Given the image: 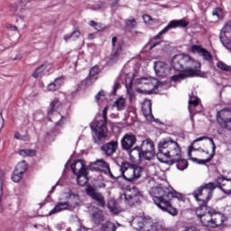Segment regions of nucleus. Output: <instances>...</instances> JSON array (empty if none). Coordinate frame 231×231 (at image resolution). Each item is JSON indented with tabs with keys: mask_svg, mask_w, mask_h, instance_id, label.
<instances>
[{
	"mask_svg": "<svg viewBox=\"0 0 231 231\" xmlns=\"http://www.w3.org/2000/svg\"><path fill=\"white\" fill-rule=\"evenodd\" d=\"M171 66L176 71L182 72L172 76V82H180L194 77L207 78V73L201 71V62L194 60L189 54L175 55L171 59Z\"/></svg>",
	"mask_w": 231,
	"mask_h": 231,
	"instance_id": "nucleus-1",
	"label": "nucleus"
},
{
	"mask_svg": "<svg viewBox=\"0 0 231 231\" xmlns=\"http://www.w3.org/2000/svg\"><path fill=\"white\" fill-rule=\"evenodd\" d=\"M150 194L152 197L154 204L162 212H168L171 216H178V209L172 207L170 199H178V201L185 202V196L172 188H152Z\"/></svg>",
	"mask_w": 231,
	"mask_h": 231,
	"instance_id": "nucleus-2",
	"label": "nucleus"
},
{
	"mask_svg": "<svg viewBox=\"0 0 231 231\" xmlns=\"http://www.w3.org/2000/svg\"><path fill=\"white\" fill-rule=\"evenodd\" d=\"M158 160H160L162 156L170 158L171 164L177 163V169H179V171H185V169L189 167V162L181 158V147H180L178 142L174 141L171 137L162 139L158 144Z\"/></svg>",
	"mask_w": 231,
	"mask_h": 231,
	"instance_id": "nucleus-3",
	"label": "nucleus"
},
{
	"mask_svg": "<svg viewBox=\"0 0 231 231\" xmlns=\"http://www.w3.org/2000/svg\"><path fill=\"white\" fill-rule=\"evenodd\" d=\"M214 190H216V184L214 182H208L193 191L192 196L199 204L198 211L207 210L208 208L207 205L209 199H212Z\"/></svg>",
	"mask_w": 231,
	"mask_h": 231,
	"instance_id": "nucleus-4",
	"label": "nucleus"
},
{
	"mask_svg": "<svg viewBox=\"0 0 231 231\" xmlns=\"http://www.w3.org/2000/svg\"><path fill=\"white\" fill-rule=\"evenodd\" d=\"M63 198L67 201L59 202L54 208L50 211V216L62 212V210H69L72 212V210H75L77 207H80V196L79 194L73 193L71 190H68L63 193Z\"/></svg>",
	"mask_w": 231,
	"mask_h": 231,
	"instance_id": "nucleus-5",
	"label": "nucleus"
},
{
	"mask_svg": "<svg viewBox=\"0 0 231 231\" xmlns=\"http://www.w3.org/2000/svg\"><path fill=\"white\" fill-rule=\"evenodd\" d=\"M142 167L133 166L132 163L123 162L120 165V172L126 181H136L142 178Z\"/></svg>",
	"mask_w": 231,
	"mask_h": 231,
	"instance_id": "nucleus-6",
	"label": "nucleus"
},
{
	"mask_svg": "<svg viewBox=\"0 0 231 231\" xmlns=\"http://www.w3.org/2000/svg\"><path fill=\"white\" fill-rule=\"evenodd\" d=\"M135 82L141 86L140 88H137L138 93H144V95H151L154 89H158L162 86V82L154 78H140Z\"/></svg>",
	"mask_w": 231,
	"mask_h": 231,
	"instance_id": "nucleus-7",
	"label": "nucleus"
},
{
	"mask_svg": "<svg viewBox=\"0 0 231 231\" xmlns=\"http://www.w3.org/2000/svg\"><path fill=\"white\" fill-rule=\"evenodd\" d=\"M107 121L99 119L90 125V128L93 131V139L95 143H102V138L107 136Z\"/></svg>",
	"mask_w": 231,
	"mask_h": 231,
	"instance_id": "nucleus-8",
	"label": "nucleus"
},
{
	"mask_svg": "<svg viewBox=\"0 0 231 231\" xmlns=\"http://www.w3.org/2000/svg\"><path fill=\"white\" fill-rule=\"evenodd\" d=\"M138 151L140 158H143L148 162L152 160L154 156V143L151 139H146L142 142L141 147H135Z\"/></svg>",
	"mask_w": 231,
	"mask_h": 231,
	"instance_id": "nucleus-9",
	"label": "nucleus"
},
{
	"mask_svg": "<svg viewBox=\"0 0 231 231\" xmlns=\"http://www.w3.org/2000/svg\"><path fill=\"white\" fill-rule=\"evenodd\" d=\"M125 203L129 205V207H134L136 203H140L143 198V193L136 187L130 188L126 189L124 194Z\"/></svg>",
	"mask_w": 231,
	"mask_h": 231,
	"instance_id": "nucleus-10",
	"label": "nucleus"
},
{
	"mask_svg": "<svg viewBox=\"0 0 231 231\" xmlns=\"http://www.w3.org/2000/svg\"><path fill=\"white\" fill-rule=\"evenodd\" d=\"M60 107H62V104H60V101L59 100V98H54L48 109V115L49 116H51L52 115V119H50L51 122H53V120H58L56 122V125H62V124H64V121L66 120V117L60 116V114H59L57 111H59V109H60Z\"/></svg>",
	"mask_w": 231,
	"mask_h": 231,
	"instance_id": "nucleus-11",
	"label": "nucleus"
},
{
	"mask_svg": "<svg viewBox=\"0 0 231 231\" xmlns=\"http://www.w3.org/2000/svg\"><path fill=\"white\" fill-rule=\"evenodd\" d=\"M187 26H189V21H187L186 19L171 20L166 27H164L162 31L159 32L157 35L153 37V39L155 41L158 39H162V35L167 33L169 30H172L174 28H187Z\"/></svg>",
	"mask_w": 231,
	"mask_h": 231,
	"instance_id": "nucleus-12",
	"label": "nucleus"
},
{
	"mask_svg": "<svg viewBox=\"0 0 231 231\" xmlns=\"http://www.w3.org/2000/svg\"><path fill=\"white\" fill-rule=\"evenodd\" d=\"M134 143H136V136L131 134H125L121 139V147L123 151H126L129 154L133 152V151H137L136 147H134Z\"/></svg>",
	"mask_w": 231,
	"mask_h": 231,
	"instance_id": "nucleus-13",
	"label": "nucleus"
},
{
	"mask_svg": "<svg viewBox=\"0 0 231 231\" xmlns=\"http://www.w3.org/2000/svg\"><path fill=\"white\" fill-rule=\"evenodd\" d=\"M91 169L92 171L105 172V174H107L111 180H116V177L113 175L111 170L109 169V164H107V162H104L102 159L92 162Z\"/></svg>",
	"mask_w": 231,
	"mask_h": 231,
	"instance_id": "nucleus-14",
	"label": "nucleus"
},
{
	"mask_svg": "<svg viewBox=\"0 0 231 231\" xmlns=\"http://www.w3.org/2000/svg\"><path fill=\"white\" fill-rule=\"evenodd\" d=\"M87 195L89 196L94 201L97 203L98 207H106V199L104 198V195L102 193L97 192L95 188L89 186L86 189Z\"/></svg>",
	"mask_w": 231,
	"mask_h": 231,
	"instance_id": "nucleus-15",
	"label": "nucleus"
},
{
	"mask_svg": "<svg viewBox=\"0 0 231 231\" xmlns=\"http://www.w3.org/2000/svg\"><path fill=\"white\" fill-rule=\"evenodd\" d=\"M230 32H231V20L226 23L219 35V40L223 44V46L226 48V50H231V41L230 39H228V37H226V33H230Z\"/></svg>",
	"mask_w": 231,
	"mask_h": 231,
	"instance_id": "nucleus-16",
	"label": "nucleus"
},
{
	"mask_svg": "<svg viewBox=\"0 0 231 231\" xmlns=\"http://www.w3.org/2000/svg\"><path fill=\"white\" fill-rule=\"evenodd\" d=\"M134 225H136V228L139 231H151L152 227V221L143 217H137L133 220Z\"/></svg>",
	"mask_w": 231,
	"mask_h": 231,
	"instance_id": "nucleus-17",
	"label": "nucleus"
},
{
	"mask_svg": "<svg viewBox=\"0 0 231 231\" xmlns=\"http://www.w3.org/2000/svg\"><path fill=\"white\" fill-rule=\"evenodd\" d=\"M216 188L220 189L224 194L231 196V179H226L225 176L218 177Z\"/></svg>",
	"mask_w": 231,
	"mask_h": 231,
	"instance_id": "nucleus-18",
	"label": "nucleus"
},
{
	"mask_svg": "<svg viewBox=\"0 0 231 231\" xmlns=\"http://www.w3.org/2000/svg\"><path fill=\"white\" fill-rule=\"evenodd\" d=\"M27 169L28 165L24 161H22L16 165L14 171L12 175V180L14 181V183H19V181L23 180V174L26 172Z\"/></svg>",
	"mask_w": 231,
	"mask_h": 231,
	"instance_id": "nucleus-19",
	"label": "nucleus"
},
{
	"mask_svg": "<svg viewBox=\"0 0 231 231\" xmlns=\"http://www.w3.org/2000/svg\"><path fill=\"white\" fill-rule=\"evenodd\" d=\"M204 210H206V213L200 214L199 212H201V210L198 211V208H197V210H196L197 217H199L203 226H209L210 228H212V210H210V208L208 207L207 209H204Z\"/></svg>",
	"mask_w": 231,
	"mask_h": 231,
	"instance_id": "nucleus-20",
	"label": "nucleus"
},
{
	"mask_svg": "<svg viewBox=\"0 0 231 231\" xmlns=\"http://www.w3.org/2000/svg\"><path fill=\"white\" fill-rule=\"evenodd\" d=\"M118 149V141H111L101 146V151L106 154V156H113Z\"/></svg>",
	"mask_w": 231,
	"mask_h": 231,
	"instance_id": "nucleus-21",
	"label": "nucleus"
},
{
	"mask_svg": "<svg viewBox=\"0 0 231 231\" xmlns=\"http://www.w3.org/2000/svg\"><path fill=\"white\" fill-rule=\"evenodd\" d=\"M122 59V42H119L116 48L112 49V52L110 54L108 64L111 66L112 64H116Z\"/></svg>",
	"mask_w": 231,
	"mask_h": 231,
	"instance_id": "nucleus-22",
	"label": "nucleus"
},
{
	"mask_svg": "<svg viewBox=\"0 0 231 231\" xmlns=\"http://www.w3.org/2000/svg\"><path fill=\"white\" fill-rule=\"evenodd\" d=\"M154 70L158 77H167L169 73V66L163 61H156L154 63Z\"/></svg>",
	"mask_w": 231,
	"mask_h": 231,
	"instance_id": "nucleus-23",
	"label": "nucleus"
},
{
	"mask_svg": "<svg viewBox=\"0 0 231 231\" xmlns=\"http://www.w3.org/2000/svg\"><path fill=\"white\" fill-rule=\"evenodd\" d=\"M142 111L146 120H152V101L145 99L143 103Z\"/></svg>",
	"mask_w": 231,
	"mask_h": 231,
	"instance_id": "nucleus-24",
	"label": "nucleus"
},
{
	"mask_svg": "<svg viewBox=\"0 0 231 231\" xmlns=\"http://www.w3.org/2000/svg\"><path fill=\"white\" fill-rule=\"evenodd\" d=\"M225 220V215L221 213H212L211 228H217V226H223Z\"/></svg>",
	"mask_w": 231,
	"mask_h": 231,
	"instance_id": "nucleus-25",
	"label": "nucleus"
},
{
	"mask_svg": "<svg viewBox=\"0 0 231 231\" xmlns=\"http://www.w3.org/2000/svg\"><path fill=\"white\" fill-rule=\"evenodd\" d=\"M71 171L76 176L84 172H88L84 162L80 160H78L71 164Z\"/></svg>",
	"mask_w": 231,
	"mask_h": 231,
	"instance_id": "nucleus-26",
	"label": "nucleus"
},
{
	"mask_svg": "<svg viewBox=\"0 0 231 231\" xmlns=\"http://www.w3.org/2000/svg\"><path fill=\"white\" fill-rule=\"evenodd\" d=\"M202 140H209V142L212 145L211 154H213V156H214L216 154V143H214V139H212V137H208V136H202V137H199V138L195 139L189 147L190 151H196V149L193 146L194 143H196V142H202Z\"/></svg>",
	"mask_w": 231,
	"mask_h": 231,
	"instance_id": "nucleus-27",
	"label": "nucleus"
},
{
	"mask_svg": "<svg viewBox=\"0 0 231 231\" xmlns=\"http://www.w3.org/2000/svg\"><path fill=\"white\" fill-rule=\"evenodd\" d=\"M231 119V109L230 108H224L221 111L217 113V121L219 124V120H230Z\"/></svg>",
	"mask_w": 231,
	"mask_h": 231,
	"instance_id": "nucleus-28",
	"label": "nucleus"
},
{
	"mask_svg": "<svg viewBox=\"0 0 231 231\" xmlns=\"http://www.w3.org/2000/svg\"><path fill=\"white\" fill-rule=\"evenodd\" d=\"M100 74V67L98 66H94L90 70L89 74L87 78V80L91 82L92 80H97L98 79L97 75Z\"/></svg>",
	"mask_w": 231,
	"mask_h": 231,
	"instance_id": "nucleus-29",
	"label": "nucleus"
},
{
	"mask_svg": "<svg viewBox=\"0 0 231 231\" xmlns=\"http://www.w3.org/2000/svg\"><path fill=\"white\" fill-rule=\"evenodd\" d=\"M92 220L95 225H102V223H104V215L102 214V210L95 211L92 214Z\"/></svg>",
	"mask_w": 231,
	"mask_h": 231,
	"instance_id": "nucleus-30",
	"label": "nucleus"
},
{
	"mask_svg": "<svg viewBox=\"0 0 231 231\" xmlns=\"http://www.w3.org/2000/svg\"><path fill=\"white\" fill-rule=\"evenodd\" d=\"M77 176V182L79 187H84L88 181V171H85L83 173H79Z\"/></svg>",
	"mask_w": 231,
	"mask_h": 231,
	"instance_id": "nucleus-31",
	"label": "nucleus"
},
{
	"mask_svg": "<svg viewBox=\"0 0 231 231\" xmlns=\"http://www.w3.org/2000/svg\"><path fill=\"white\" fill-rule=\"evenodd\" d=\"M101 230L103 231H116V226L112 222H106L101 224Z\"/></svg>",
	"mask_w": 231,
	"mask_h": 231,
	"instance_id": "nucleus-32",
	"label": "nucleus"
},
{
	"mask_svg": "<svg viewBox=\"0 0 231 231\" xmlns=\"http://www.w3.org/2000/svg\"><path fill=\"white\" fill-rule=\"evenodd\" d=\"M114 107H116L117 111H124L125 109V99L119 98L114 103Z\"/></svg>",
	"mask_w": 231,
	"mask_h": 231,
	"instance_id": "nucleus-33",
	"label": "nucleus"
},
{
	"mask_svg": "<svg viewBox=\"0 0 231 231\" xmlns=\"http://www.w3.org/2000/svg\"><path fill=\"white\" fill-rule=\"evenodd\" d=\"M217 68H218V69H221V71H225L226 73L231 75V66L226 65V63L223 61H218L217 63Z\"/></svg>",
	"mask_w": 231,
	"mask_h": 231,
	"instance_id": "nucleus-34",
	"label": "nucleus"
},
{
	"mask_svg": "<svg viewBox=\"0 0 231 231\" xmlns=\"http://www.w3.org/2000/svg\"><path fill=\"white\" fill-rule=\"evenodd\" d=\"M125 24L126 28H129L130 30H134V28H136L138 23H136V19H134V17H131L130 19H126L125 21Z\"/></svg>",
	"mask_w": 231,
	"mask_h": 231,
	"instance_id": "nucleus-35",
	"label": "nucleus"
},
{
	"mask_svg": "<svg viewBox=\"0 0 231 231\" xmlns=\"http://www.w3.org/2000/svg\"><path fill=\"white\" fill-rule=\"evenodd\" d=\"M46 69V65L42 64L40 65L35 71L32 73V77L34 79H39V77H41V75H42V73H44V70Z\"/></svg>",
	"mask_w": 231,
	"mask_h": 231,
	"instance_id": "nucleus-36",
	"label": "nucleus"
},
{
	"mask_svg": "<svg viewBox=\"0 0 231 231\" xmlns=\"http://www.w3.org/2000/svg\"><path fill=\"white\" fill-rule=\"evenodd\" d=\"M199 97H190V99L189 100V104L190 106H189V109L190 111V113H192V107H198V106H199Z\"/></svg>",
	"mask_w": 231,
	"mask_h": 231,
	"instance_id": "nucleus-37",
	"label": "nucleus"
},
{
	"mask_svg": "<svg viewBox=\"0 0 231 231\" xmlns=\"http://www.w3.org/2000/svg\"><path fill=\"white\" fill-rule=\"evenodd\" d=\"M218 124L224 129H227V131H231V119H226V121L223 119H218Z\"/></svg>",
	"mask_w": 231,
	"mask_h": 231,
	"instance_id": "nucleus-38",
	"label": "nucleus"
},
{
	"mask_svg": "<svg viewBox=\"0 0 231 231\" xmlns=\"http://www.w3.org/2000/svg\"><path fill=\"white\" fill-rule=\"evenodd\" d=\"M18 153L20 154V156H23V158H26V156H35V150H20Z\"/></svg>",
	"mask_w": 231,
	"mask_h": 231,
	"instance_id": "nucleus-39",
	"label": "nucleus"
},
{
	"mask_svg": "<svg viewBox=\"0 0 231 231\" xmlns=\"http://www.w3.org/2000/svg\"><path fill=\"white\" fill-rule=\"evenodd\" d=\"M206 154H208V158L201 160V159H195V161L199 164V165H205V163H208L210 160L214 158V153H208V152H206Z\"/></svg>",
	"mask_w": 231,
	"mask_h": 231,
	"instance_id": "nucleus-40",
	"label": "nucleus"
},
{
	"mask_svg": "<svg viewBox=\"0 0 231 231\" xmlns=\"http://www.w3.org/2000/svg\"><path fill=\"white\" fill-rule=\"evenodd\" d=\"M108 208L113 214H120V209L115 201L108 202Z\"/></svg>",
	"mask_w": 231,
	"mask_h": 231,
	"instance_id": "nucleus-41",
	"label": "nucleus"
},
{
	"mask_svg": "<svg viewBox=\"0 0 231 231\" xmlns=\"http://www.w3.org/2000/svg\"><path fill=\"white\" fill-rule=\"evenodd\" d=\"M212 15L217 17V19L223 20L225 16L223 15V10L219 7L215 8L212 12Z\"/></svg>",
	"mask_w": 231,
	"mask_h": 231,
	"instance_id": "nucleus-42",
	"label": "nucleus"
},
{
	"mask_svg": "<svg viewBox=\"0 0 231 231\" xmlns=\"http://www.w3.org/2000/svg\"><path fill=\"white\" fill-rule=\"evenodd\" d=\"M200 54L202 55V57H204L205 60H210V59H212V55L210 54V52H208V51L204 48L200 51Z\"/></svg>",
	"mask_w": 231,
	"mask_h": 231,
	"instance_id": "nucleus-43",
	"label": "nucleus"
},
{
	"mask_svg": "<svg viewBox=\"0 0 231 231\" xmlns=\"http://www.w3.org/2000/svg\"><path fill=\"white\" fill-rule=\"evenodd\" d=\"M203 47L199 45H191L190 51L191 53H201Z\"/></svg>",
	"mask_w": 231,
	"mask_h": 231,
	"instance_id": "nucleus-44",
	"label": "nucleus"
},
{
	"mask_svg": "<svg viewBox=\"0 0 231 231\" xmlns=\"http://www.w3.org/2000/svg\"><path fill=\"white\" fill-rule=\"evenodd\" d=\"M89 25L92 26V28H95L97 32H100L102 30V26L100 23L95 22V21H90Z\"/></svg>",
	"mask_w": 231,
	"mask_h": 231,
	"instance_id": "nucleus-45",
	"label": "nucleus"
},
{
	"mask_svg": "<svg viewBox=\"0 0 231 231\" xmlns=\"http://www.w3.org/2000/svg\"><path fill=\"white\" fill-rule=\"evenodd\" d=\"M54 84L58 86V89H60V87L62 86V84H64V77L61 76L60 78H57L54 80Z\"/></svg>",
	"mask_w": 231,
	"mask_h": 231,
	"instance_id": "nucleus-46",
	"label": "nucleus"
},
{
	"mask_svg": "<svg viewBox=\"0 0 231 231\" xmlns=\"http://www.w3.org/2000/svg\"><path fill=\"white\" fill-rule=\"evenodd\" d=\"M104 8H106V3L104 2H99L92 7L93 10H104Z\"/></svg>",
	"mask_w": 231,
	"mask_h": 231,
	"instance_id": "nucleus-47",
	"label": "nucleus"
},
{
	"mask_svg": "<svg viewBox=\"0 0 231 231\" xmlns=\"http://www.w3.org/2000/svg\"><path fill=\"white\" fill-rule=\"evenodd\" d=\"M48 91H57L59 89V85H56L54 82L51 83L47 87Z\"/></svg>",
	"mask_w": 231,
	"mask_h": 231,
	"instance_id": "nucleus-48",
	"label": "nucleus"
},
{
	"mask_svg": "<svg viewBox=\"0 0 231 231\" xmlns=\"http://www.w3.org/2000/svg\"><path fill=\"white\" fill-rule=\"evenodd\" d=\"M9 10H10V12H12V14H15V12H17V10H19V6L17 5V4H11L9 5Z\"/></svg>",
	"mask_w": 231,
	"mask_h": 231,
	"instance_id": "nucleus-49",
	"label": "nucleus"
},
{
	"mask_svg": "<svg viewBox=\"0 0 231 231\" xmlns=\"http://www.w3.org/2000/svg\"><path fill=\"white\" fill-rule=\"evenodd\" d=\"M72 39H79L80 37V31L79 29L75 30L70 33Z\"/></svg>",
	"mask_w": 231,
	"mask_h": 231,
	"instance_id": "nucleus-50",
	"label": "nucleus"
},
{
	"mask_svg": "<svg viewBox=\"0 0 231 231\" xmlns=\"http://www.w3.org/2000/svg\"><path fill=\"white\" fill-rule=\"evenodd\" d=\"M102 120L107 122V106H106L102 111Z\"/></svg>",
	"mask_w": 231,
	"mask_h": 231,
	"instance_id": "nucleus-51",
	"label": "nucleus"
},
{
	"mask_svg": "<svg viewBox=\"0 0 231 231\" xmlns=\"http://www.w3.org/2000/svg\"><path fill=\"white\" fill-rule=\"evenodd\" d=\"M143 23H151V21H152V18H151V15L149 14H143Z\"/></svg>",
	"mask_w": 231,
	"mask_h": 231,
	"instance_id": "nucleus-52",
	"label": "nucleus"
},
{
	"mask_svg": "<svg viewBox=\"0 0 231 231\" xmlns=\"http://www.w3.org/2000/svg\"><path fill=\"white\" fill-rule=\"evenodd\" d=\"M118 88H120V83H115L114 84V88H113V93L114 95H116V89H118Z\"/></svg>",
	"mask_w": 231,
	"mask_h": 231,
	"instance_id": "nucleus-53",
	"label": "nucleus"
},
{
	"mask_svg": "<svg viewBox=\"0 0 231 231\" xmlns=\"http://www.w3.org/2000/svg\"><path fill=\"white\" fill-rule=\"evenodd\" d=\"M118 41V38H116V36H114L112 38V46L113 48H116V42Z\"/></svg>",
	"mask_w": 231,
	"mask_h": 231,
	"instance_id": "nucleus-54",
	"label": "nucleus"
},
{
	"mask_svg": "<svg viewBox=\"0 0 231 231\" xmlns=\"http://www.w3.org/2000/svg\"><path fill=\"white\" fill-rule=\"evenodd\" d=\"M3 198V180L0 179V201Z\"/></svg>",
	"mask_w": 231,
	"mask_h": 231,
	"instance_id": "nucleus-55",
	"label": "nucleus"
},
{
	"mask_svg": "<svg viewBox=\"0 0 231 231\" xmlns=\"http://www.w3.org/2000/svg\"><path fill=\"white\" fill-rule=\"evenodd\" d=\"M8 29L11 30V32H17V26L10 24L8 26Z\"/></svg>",
	"mask_w": 231,
	"mask_h": 231,
	"instance_id": "nucleus-56",
	"label": "nucleus"
},
{
	"mask_svg": "<svg viewBox=\"0 0 231 231\" xmlns=\"http://www.w3.org/2000/svg\"><path fill=\"white\" fill-rule=\"evenodd\" d=\"M100 97H104V91H100L96 96V100H100Z\"/></svg>",
	"mask_w": 231,
	"mask_h": 231,
	"instance_id": "nucleus-57",
	"label": "nucleus"
},
{
	"mask_svg": "<svg viewBox=\"0 0 231 231\" xmlns=\"http://www.w3.org/2000/svg\"><path fill=\"white\" fill-rule=\"evenodd\" d=\"M14 138H16V140H23V137L19 132L14 133Z\"/></svg>",
	"mask_w": 231,
	"mask_h": 231,
	"instance_id": "nucleus-58",
	"label": "nucleus"
},
{
	"mask_svg": "<svg viewBox=\"0 0 231 231\" xmlns=\"http://www.w3.org/2000/svg\"><path fill=\"white\" fill-rule=\"evenodd\" d=\"M69 39H72L71 33L64 36V41L68 42V41H69Z\"/></svg>",
	"mask_w": 231,
	"mask_h": 231,
	"instance_id": "nucleus-59",
	"label": "nucleus"
},
{
	"mask_svg": "<svg viewBox=\"0 0 231 231\" xmlns=\"http://www.w3.org/2000/svg\"><path fill=\"white\" fill-rule=\"evenodd\" d=\"M120 0H111V2H112V6H116V5H118V2H119Z\"/></svg>",
	"mask_w": 231,
	"mask_h": 231,
	"instance_id": "nucleus-60",
	"label": "nucleus"
},
{
	"mask_svg": "<svg viewBox=\"0 0 231 231\" xmlns=\"http://www.w3.org/2000/svg\"><path fill=\"white\" fill-rule=\"evenodd\" d=\"M88 39H89L90 41H92V39H95V34L89 33V34L88 35Z\"/></svg>",
	"mask_w": 231,
	"mask_h": 231,
	"instance_id": "nucleus-61",
	"label": "nucleus"
},
{
	"mask_svg": "<svg viewBox=\"0 0 231 231\" xmlns=\"http://www.w3.org/2000/svg\"><path fill=\"white\" fill-rule=\"evenodd\" d=\"M158 44H160V42L152 43L151 50H152V48H156V46H158Z\"/></svg>",
	"mask_w": 231,
	"mask_h": 231,
	"instance_id": "nucleus-62",
	"label": "nucleus"
},
{
	"mask_svg": "<svg viewBox=\"0 0 231 231\" xmlns=\"http://www.w3.org/2000/svg\"><path fill=\"white\" fill-rule=\"evenodd\" d=\"M1 212H3V206L0 203V214H1Z\"/></svg>",
	"mask_w": 231,
	"mask_h": 231,
	"instance_id": "nucleus-63",
	"label": "nucleus"
},
{
	"mask_svg": "<svg viewBox=\"0 0 231 231\" xmlns=\"http://www.w3.org/2000/svg\"><path fill=\"white\" fill-rule=\"evenodd\" d=\"M52 190H55V186H52Z\"/></svg>",
	"mask_w": 231,
	"mask_h": 231,
	"instance_id": "nucleus-64",
	"label": "nucleus"
}]
</instances>
